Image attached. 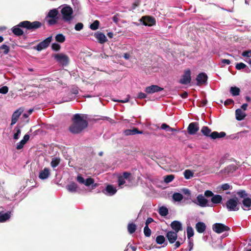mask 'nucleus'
I'll use <instances>...</instances> for the list:
<instances>
[{
  "instance_id": "f257e3e1",
  "label": "nucleus",
  "mask_w": 251,
  "mask_h": 251,
  "mask_svg": "<svg viewBox=\"0 0 251 251\" xmlns=\"http://www.w3.org/2000/svg\"><path fill=\"white\" fill-rule=\"evenodd\" d=\"M73 124L70 126L69 130L73 133H79L87 127V122L78 114L74 115Z\"/></svg>"
},
{
  "instance_id": "f03ea898",
  "label": "nucleus",
  "mask_w": 251,
  "mask_h": 251,
  "mask_svg": "<svg viewBox=\"0 0 251 251\" xmlns=\"http://www.w3.org/2000/svg\"><path fill=\"white\" fill-rule=\"evenodd\" d=\"M20 25L21 26L22 28H25L27 30H34L40 27L42 24L38 21L30 22L28 21H24L21 22Z\"/></svg>"
},
{
  "instance_id": "7ed1b4c3",
  "label": "nucleus",
  "mask_w": 251,
  "mask_h": 251,
  "mask_svg": "<svg viewBox=\"0 0 251 251\" xmlns=\"http://www.w3.org/2000/svg\"><path fill=\"white\" fill-rule=\"evenodd\" d=\"M74 11L72 8L67 5L64 4V22L70 23L74 19Z\"/></svg>"
},
{
  "instance_id": "20e7f679",
  "label": "nucleus",
  "mask_w": 251,
  "mask_h": 251,
  "mask_svg": "<svg viewBox=\"0 0 251 251\" xmlns=\"http://www.w3.org/2000/svg\"><path fill=\"white\" fill-rule=\"evenodd\" d=\"M192 202L201 207L209 206L208 201L202 194L198 195L196 200H192Z\"/></svg>"
},
{
  "instance_id": "39448f33",
  "label": "nucleus",
  "mask_w": 251,
  "mask_h": 251,
  "mask_svg": "<svg viewBox=\"0 0 251 251\" xmlns=\"http://www.w3.org/2000/svg\"><path fill=\"white\" fill-rule=\"evenodd\" d=\"M226 206L229 211H235L239 210V207L238 204L237 198L229 199L226 202Z\"/></svg>"
},
{
  "instance_id": "423d86ee",
  "label": "nucleus",
  "mask_w": 251,
  "mask_h": 251,
  "mask_svg": "<svg viewBox=\"0 0 251 251\" xmlns=\"http://www.w3.org/2000/svg\"><path fill=\"white\" fill-rule=\"evenodd\" d=\"M212 229L214 232L217 233H221L224 231L229 230L230 228L224 224L216 223L213 225Z\"/></svg>"
},
{
  "instance_id": "0eeeda50",
  "label": "nucleus",
  "mask_w": 251,
  "mask_h": 251,
  "mask_svg": "<svg viewBox=\"0 0 251 251\" xmlns=\"http://www.w3.org/2000/svg\"><path fill=\"white\" fill-rule=\"evenodd\" d=\"M52 41V36H50L40 42L35 47L38 51H41L43 49H46Z\"/></svg>"
},
{
  "instance_id": "6e6552de",
  "label": "nucleus",
  "mask_w": 251,
  "mask_h": 251,
  "mask_svg": "<svg viewBox=\"0 0 251 251\" xmlns=\"http://www.w3.org/2000/svg\"><path fill=\"white\" fill-rule=\"evenodd\" d=\"M191 81V71L189 69L184 71V74L179 80V83L181 84L186 85L189 83Z\"/></svg>"
},
{
  "instance_id": "1a4fd4ad",
  "label": "nucleus",
  "mask_w": 251,
  "mask_h": 251,
  "mask_svg": "<svg viewBox=\"0 0 251 251\" xmlns=\"http://www.w3.org/2000/svg\"><path fill=\"white\" fill-rule=\"evenodd\" d=\"M23 111L24 110L22 108H19L14 112L12 115L11 123L10 124L11 126H13L17 123L19 117L21 116Z\"/></svg>"
},
{
  "instance_id": "9d476101",
  "label": "nucleus",
  "mask_w": 251,
  "mask_h": 251,
  "mask_svg": "<svg viewBox=\"0 0 251 251\" xmlns=\"http://www.w3.org/2000/svg\"><path fill=\"white\" fill-rule=\"evenodd\" d=\"M199 130V124L197 122H193L190 123L187 128V131L190 135L195 134Z\"/></svg>"
},
{
  "instance_id": "9b49d317",
  "label": "nucleus",
  "mask_w": 251,
  "mask_h": 251,
  "mask_svg": "<svg viewBox=\"0 0 251 251\" xmlns=\"http://www.w3.org/2000/svg\"><path fill=\"white\" fill-rule=\"evenodd\" d=\"M242 208L244 210H249L251 209V196L243 199L242 201Z\"/></svg>"
},
{
  "instance_id": "f8f14e48",
  "label": "nucleus",
  "mask_w": 251,
  "mask_h": 251,
  "mask_svg": "<svg viewBox=\"0 0 251 251\" xmlns=\"http://www.w3.org/2000/svg\"><path fill=\"white\" fill-rule=\"evenodd\" d=\"M177 233L176 232L173 231H169L167 232L166 237L167 238L169 242L171 244L175 243L177 238Z\"/></svg>"
},
{
  "instance_id": "ddd939ff",
  "label": "nucleus",
  "mask_w": 251,
  "mask_h": 251,
  "mask_svg": "<svg viewBox=\"0 0 251 251\" xmlns=\"http://www.w3.org/2000/svg\"><path fill=\"white\" fill-rule=\"evenodd\" d=\"M67 189L71 193H79L81 190L78 187L77 184L75 182L70 183L67 186Z\"/></svg>"
},
{
  "instance_id": "4468645a",
  "label": "nucleus",
  "mask_w": 251,
  "mask_h": 251,
  "mask_svg": "<svg viewBox=\"0 0 251 251\" xmlns=\"http://www.w3.org/2000/svg\"><path fill=\"white\" fill-rule=\"evenodd\" d=\"M171 226L172 228L174 230V232H176V233H178L179 231H181L182 230V226L181 223L178 221H174L172 222L171 224Z\"/></svg>"
},
{
  "instance_id": "2eb2a0df",
  "label": "nucleus",
  "mask_w": 251,
  "mask_h": 251,
  "mask_svg": "<svg viewBox=\"0 0 251 251\" xmlns=\"http://www.w3.org/2000/svg\"><path fill=\"white\" fill-rule=\"evenodd\" d=\"M103 193L108 196H113L117 192L116 188L112 185H108L103 190Z\"/></svg>"
},
{
  "instance_id": "dca6fc26",
  "label": "nucleus",
  "mask_w": 251,
  "mask_h": 251,
  "mask_svg": "<svg viewBox=\"0 0 251 251\" xmlns=\"http://www.w3.org/2000/svg\"><path fill=\"white\" fill-rule=\"evenodd\" d=\"M163 89L159 87L157 85H151L147 87L145 89V92L148 94H152L155 92H157L162 91Z\"/></svg>"
},
{
  "instance_id": "f3484780",
  "label": "nucleus",
  "mask_w": 251,
  "mask_h": 251,
  "mask_svg": "<svg viewBox=\"0 0 251 251\" xmlns=\"http://www.w3.org/2000/svg\"><path fill=\"white\" fill-rule=\"evenodd\" d=\"M207 79V75L204 73L199 74L196 78L198 85H201L204 84Z\"/></svg>"
},
{
  "instance_id": "a211bd4d",
  "label": "nucleus",
  "mask_w": 251,
  "mask_h": 251,
  "mask_svg": "<svg viewBox=\"0 0 251 251\" xmlns=\"http://www.w3.org/2000/svg\"><path fill=\"white\" fill-rule=\"evenodd\" d=\"M50 175V170L48 168H45L43 170H41L39 174V178L41 179L44 180L47 179Z\"/></svg>"
},
{
  "instance_id": "6ab92c4d",
  "label": "nucleus",
  "mask_w": 251,
  "mask_h": 251,
  "mask_svg": "<svg viewBox=\"0 0 251 251\" xmlns=\"http://www.w3.org/2000/svg\"><path fill=\"white\" fill-rule=\"evenodd\" d=\"M142 20L145 25L151 26L155 24L154 18L151 17L145 16L142 18Z\"/></svg>"
},
{
  "instance_id": "aec40b11",
  "label": "nucleus",
  "mask_w": 251,
  "mask_h": 251,
  "mask_svg": "<svg viewBox=\"0 0 251 251\" xmlns=\"http://www.w3.org/2000/svg\"><path fill=\"white\" fill-rule=\"evenodd\" d=\"M22 128V126L18 124L14 128L13 130V139L15 140H17L19 139L21 133V128Z\"/></svg>"
},
{
  "instance_id": "412c9836",
  "label": "nucleus",
  "mask_w": 251,
  "mask_h": 251,
  "mask_svg": "<svg viewBox=\"0 0 251 251\" xmlns=\"http://www.w3.org/2000/svg\"><path fill=\"white\" fill-rule=\"evenodd\" d=\"M94 36L100 44H103L107 41L105 35L102 32H98L95 33Z\"/></svg>"
},
{
  "instance_id": "4be33fe9",
  "label": "nucleus",
  "mask_w": 251,
  "mask_h": 251,
  "mask_svg": "<svg viewBox=\"0 0 251 251\" xmlns=\"http://www.w3.org/2000/svg\"><path fill=\"white\" fill-rule=\"evenodd\" d=\"M20 25L21 22L17 25L13 26L11 29L13 33L16 36H20L24 34V31L21 28H22V27Z\"/></svg>"
},
{
  "instance_id": "5701e85b",
  "label": "nucleus",
  "mask_w": 251,
  "mask_h": 251,
  "mask_svg": "<svg viewBox=\"0 0 251 251\" xmlns=\"http://www.w3.org/2000/svg\"><path fill=\"white\" fill-rule=\"evenodd\" d=\"M29 139V135L28 134H26L23 137V139L17 143L16 146V149L17 150L22 149L25 143L28 141Z\"/></svg>"
},
{
  "instance_id": "b1692460",
  "label": "nucleus",
  "mask_w": 251,
  "mask_h": 251,
  "mask_svg": "<svg viewBox=\"0 0 251 251\" xmlns=\"http://www.w3.org/2000/svg\"><path fill=\"white\" fill-rule=\"evenodd\" d=\"M236 119L238 121L243 120L246 116V113L241 109L238 108L235 111Z\"/></svg>"
},
{
  "instance_id": "393cba45",
  "label": "nucleus",
  "mask_w": 251,
  "mask_h": 251,
  "mask_svg": "<svg viewBox=\"0 0 251 251\" xmlns=\"http://www.w3.org/2000/svg\"><path fill=\"white\" fill-rule=\"evenodd\" d=\"M196 229L198 232L203 233L206 229L205 224L202 222H199L196 224Z\"/></svg>"
},
{
  "instance_id": "a878e982",
  "label": "nucleus",
  "mask_w": 251,
  "mask_h": 251,
  "mask_svg": "<svg viewBox=\"0 0 251 251\" xmlns=\"http://www.w3.org/2000/svg\"><path fill=\"white\" fill-rule=\"evenodd\" d=\"M226 135V134L225 132H218L217 131H214L211 133L210 137L212 139H216L224 137Z\"/></svg>"
},
{
  "instance_id": "bb28decb",
  "label": "nucleus",
  "mask_w": 251,
  "mask_h": 251,
  "mask_svg": "<svg viewBox=\"0 0 251 251\" xmlns=\"http://www.w3.org/2000/svg\"><path fill=\"white\" fill-rule=\"evenodd\" d=\"M10 212L6 213L0 212V222L3 223L8 220L10 217Z\"/></svg>"
},
{
  "instance_id": "cd10ccee",
  "label": "nucleus",
  "mask_w": 251,
  "mask_h": 251,
  "mask_svg": "<svg viewBox=\"0 0 251 251\" xmlns=\"http://www.w3.org/2000/svg\"><path fill=\"white\" fill-rule=\"evenodd\" d=\"M142 131H139L137 128H134L132 129H126L125 131V134L126 135H135L136 134H142Z\"/></svg>"
},
{
  "instance_id": "c85d7f7f",
  "label": "nucleus",
  "mask_w": 251,
  "mask_h": 251,
  "mask_svg": "<svg viewBox=\"0 0 251 251\" xmlns=\"http://www.w3.org/2000/svg\"><path fill=\"white\" fill-rule=\"evenodd\" d=\"M58 11L56 9H53L52 10H50L46 18V19H48V18L58 19Z\"/></svg>"
},
{
  "instance_id": "c756f323",
  "label": "nucleus",
  "mask_w": 251,
  "mask_h": 251,
  "mask_svg": "<svg viewBox=\"0 0 251 251\" xmlns=\"http://www.w3.org/2000/svg\"><path fill=\"white\" fill-rule=\"evenodd\" d=\"M222 197L220 195H214L211 198V201L214 204H219L221 203Z\"/></svg>"
},
{
  "instance_id": "7c9ffc66",
  "label": "nucleus",
  "mask_w": 251,
  "mask_h": 251,
  "mask_svg": "<svg viewBox=\"0 0 251 251\" xmlns=\"http://www.w3.org/2000/svg\"><path fill=\"white\" fill-rule=\"evenodd\" d=\"M235 68L238 70L245 69V72L247 73H248L250 71V69L247 66V65L245 64L242 62L237 63L235 66Z\"/></svg>"
},
{
  "instance_id": "2f4dec72",
  "label": "nucleus",
  "mask_w": 251,
  "mask_h": 251,
  "mask_svg": "<svg viewBox=\"0 0 251 251\" xmlns=\"http://www.w3.org/2000/svg\"><path fill=\"white\" fill-rule=\"evenodd\" d=\"M172 198L174 201L179 202L183 199V196L179 193H175L172 196Z\"/></svg>"
},
{
  "instance_id": "473e14b6",
  "label": "nucleus",
  "mask_w": 251,
  "mask_h": 251,
  "mask_svg": "<svg viewBox=\"0 0 251 251\" xmlns=\"http://www.w3.org/2000/svg\"><path fill=\"white\" fill-rule=\"evenodd\" d=\"M211 129L206 126H204L201 128V132L205 136L210 137L211 134Z\"/></svg>"
},
{
  "instance_id": "72a5a7b5",
  "label": "nucleus",
  "mask_w": 251,
  "mask_h": 251,
  "mask_svg": "<svg viewBox=\"0 0 251 251\" xmlns=\"http://www.w3.org/2000/svg\"><path fill=\"white\" fill-rule=\"evenodd\" d=\"M194 174V172L190 170H186L183 173L184 177L186 179H189L193 177Z\"/></svg>"
},
{
  "instance_id": "f704fd0d",
  "label": "nucleus",
  "mask_w": 251,
  "mask_h": 251,
  "mask_svg": "<svg viewBox=\"0 0 251 251\" xmlns=\"http://www.w3.org/2000/svg\"><path fill=\"white\" fill-rule=\"evenodd\" d=\"M137 226L135 224L131 223L129 224L127 226V230L130 234L133 233L136 230Z\"/></svg>"
},
{
  "instance_id": "c9c22d12",
  "label": "nucleus",
  "mask_w": 251,
  "mask_h": 251,
  "mask_svg": "<svg viewBox=\"0 0 251 251\" xmlns=\"http://www.w3.org/2000/svg\"><path fill=\"white\" fill-rule=\"evenodd\" d=\"M240 89L236 87H231L230 92L233 96H238L240 94Z\"/></svg>"
},
{
  "instance_id": "e433bc0d",
  "label": "nucleus",
  "mask_w": 251,
  "mask_h": 251,
  "mask_svg": "<svg viewBox=\"0 0 251 251\" xmlns=\"http://www.w3.org/2000/svg\"><path fill=\"white\" fill-rule=\"evenodd\" d=\"M159 213L162 216H166L168 214V210L166 207L162 206L159 208Z\"/></svg>"
},
{
  "instance_id": "4c0bfd02",
  "label": "nucleus",
  "mask_w": 251,
  "mask_h": 251,
  "mask_svg": "<svg viewBox=\"0 0 251 251\" xmlns=\"http://www.w3.org/2000/svg\"><path fill=\"white\" fill-rule=\"evenodd\" d=\"M100 22L98 20H95L92 24L90 25V28L93 30H96L99 28Z\"/></svg>"
},
{
  "instance_id": "58836bf2",
  "label": "nucleus",
  "mask_w": 251,
  "mask_h": 251,
  "mask_svg": "<svg viewBox=\"0 0 251 251\" xmlns=\"http://www.w3.org/2000/svg\"><path fill=\"white\" fill-rule=\"evenodd\" d=\"M187 234L188 239L193 236L194 232L193 228L191 226H188L187 227Z\"/></svg>"
},
{
  "instance_id": "ea45409f",
  "label": "nucleus",
  "mask_w": 251,
  "mask_h": 251,
  "mask_svg": "<svg viewBox=\"0 0 251 251\" xmlns=\"http://www.w3.org/2000/svg\"><path fill=\"white\" fill-rule=\"evenodd\" d=\"M52 56L57 62L63 63V53L55 54Z\"/></svg>"
},
{
  "instance_id": "a19ab883",
  "label": "nucleus",
  "mask_w": 251,
  "mask_h": 251,
  "mask_svg": "<svg viewBox=\"0 0 251 251\" xmlns=\"http://www.w3.org/2000/svg\"><path fill=\"white\" fill-rule=\"evenodd\" d=\"M0 50H3L4 54H7L10 50V47L6 45L3 44L0 47Z\"/></svg>"
},
{
  "instance_id": "79ce46f5",
  "label": "nucleus",
  "mask_w": 251,
  "mask_h": 251,
  "mask_svg": "<svg viewBox=\"0 0 251 251\" xmlns=\"http://www.w3.org/2000/svg\"><path fill=\"white\" fill-rule=\"evenodd\" d=\"M175 176L173 175H170L164 177V181L165 183H168L171 182L174 179Z\"/></svg>"
},
{
  "instance_id": "37998d69",
  "label": "nucleus",
  "mask_w": 251,
  "mask_h": 251,
  "mask_svg": "<svg viewBox=\"0 0 251 251\" xmlns=\"http://www.w3.org/2000/svg\"><path fill=\"white\" fill-rule=\"evenodd\" d=\"M237 194L243 199L247 198L248 197V194L244 190H240L237 192Z\"/></svg>"
},
{
  "instance_id": "c03bdc74",
  "label": "nucleus",
  "mask_w": 251,
  "mask_h": 251,
  "mask_svg": "<svg viewBox=\"0 0 251 251\" xmlns=\"http://www.w3.org/2000/svg\"><path fill=\"white\" fill-rule=\"evenodd\" d=\"M185 239V235L184 234L183 238H179L178 240L176 242V243L175 244V249H176L178 248L180 246V245L183 243L184 240Z\"/></svg>"
},
{
  "instance_id": "a18cd8bd",
  "label": "nucleus",
  "mask_w": 251,
  "mask_h": 251,
  "mask_svg": "<svg viewBox=\"0 0 251 251\" xmlns=\"http://www.w3.org/2000/svg\"><path fill=\"white\" fill-rule=\"evenodd\" d=\"M60 162V159L58 158H53L51 162V166L52 168H55Z\"/></svg>"
},
{
  "instance_id": "49530a36",
  "label": "nucleus",
  "mask_w": 251,
  "mask_h": 251,
  "mask_svg": "<svg viewBox=\"0 0 251 251\" xmlns=\"http://www.w3.org/2000/svg\"><path fill=\"white\" fill-rule=\"evenodd\" d=\"M78 91L77 89L73 90L72 94L71 95L70 97L68 99H67V98H66L65 99H64V101H69L71 100H72L73 99H74L75 98V95H77L78 94Z\"/></svg>"
},
{
  "instance_id": "de8ad7c7",
  "label": "nucleus",
  "mask_w": 251,
  "mask_h": 251,
  "mask_svg": "<svg viewBox=\"0 0 251 251\" xmlns=\"http://www.w3.org/2000/svg\"><path fill=\"white\" fill-rule=\"evenodd\" d=\"M165 241V238L163 235H159L156 238V242L158 244H162Z\"/></svg>"
},
{
  "instance_id": "09e8293b",
  "label": "nucleus",
  "mask_w": 251,
  "mask_h": 251,
  "mask_svg": "<svg viewBox=\"0 0 251 251\" xmlns=\"http://www.w3.org/2000/svg\"><path fill=\"white\" fill-rule=\"evenodd\" d=\"M94 183V180L91 178L89 177L87 178L86 180L84 181V184L86 186H89L91 185H92Z\"/></svg>"
},
{
  "instance_id": "8fccbe9b",
  "label": "nucleus",
  "mask_w": 251,
  "mask_h": 251,
  "mask_svg": "<svg viewBox=\"0 0 251 251\" xmlns=\"http://www.w3.org/2000/svg\"><path fill=\"white\" fill-rule=\"evenodd\" d=\"M220 188L223 190H230L232 189V186L228 183H224L219 186Z\"/></svg>"
},
{
  "instance_id": "3c124183",
  "label": "nucleus",
  "mask_w": 251,
  "mask_h": 251,
  "mask_svg": "<svg viewBox=\"0 0 251 251\" xmlns=\"http://www.w3.org/2000/svg\"><path fill=\"white\" fill-rule=\"evenodd\" d=\"M144 233L146 237H150L151 235V230L149 227V226H145L144 228Z\"/></svg>"
},
{
  "instance_id": "603ef678",
  "label": "nucleus",
  "mask_w": 251,
  "mask_h": 251,
  "mask_svg": "<svg viewBox=\"0 0 251 251\" xmlns=\"http://www.w3.org/2000/svg\"><path fill=\"white\" fill-rule=\"evenodd\" d=\"M61 48L60 45L56 43H54L51 45V49L54 51H58Z\"/></svg>"
},
{
  "instance_id": "864d4df0",
  "label": "nucleus",
  "mask_w": 251,
  "mask_h": 251,
  "mask_svg": "<svg viewBox=\"0 0 251 251\" xmlns=\"http://www.w3.org/2000/svg\"><path fill=\"white\" fill-rule=\"evenodd\" d=\"M57 19L56 18H51L50 19H46V20L47 21L48 24L50 25H52L54 24H55L57 22Z\"/></svg>"
},
{
  "instance_id": "5fc2aeb1",
  "label": "nucleus",
  "mask_w": 251,
  "mask_h": 251,
  "mask_svg": "<svg viewBox=\"0 0 251 251\" xmlns=\"http://www.w3.org/2000/svg\"><path fill=\"white\" fill-rule=\"evenodd\" d=\"M234 170H235V167L234 165L228 166L225 169V172L227 174H229L230 172H233Z\"/></svg>"
},
{
  "instance_id": "6e6d98bb",
  "label": "nucleus",
  "mask_w": 251,
  "mask_h": 251,
  "mask_svg": "<svg viewBox=\"0 0 251 251\" xmlns=\"http://www.w3.org/2000/svg\"><path fill=\"white\" fill-rule=\"evenodd\" d=\"M76 180L80 184H83L84 183L85 179L81 175H77Z\"/></svg>"
},
{
  "instance_id": "4d7b16f0",
  "label": "nucleus",
  "mask_w": 251,
  "mask_h": 251,
  "mask_svg": "<svg viewBox=\"0 0 251 251\" xmlns=\"http://www.w3.org/2000/svg\"><path fill=\"white\" fill-rule=\"evenodd\" d=\"M126 179L123 178L122 176H119L118 177V185L120 187L122 188V186L125 183Z\"/></svg>"
},
{
  "instance_id": "13d9d810",
  "label": "nucleus",
  "mask_w": 251,
  "mask_h": 251,
  "mask_svg": "<svg viewBox=\"0 0 251 251\" xmlns=\"http://www.w3.org/2000/svg\"><path fill=\"white\" fill-rule=\"evenodd\" d=\"M83 28V24L81 23H78L75 25V29L76 31H80Z\"/></svg>"
},
{
  "instance_id": "bf43d9fd",
  "label": "nucleus",
  "mask_w": 251,
  "mask_h": 251,
  "mask_svg": "<svg viewBox=\"0 0 251 251\" xmlns=\"http://www.w3.org/2000/svg\"><path fill=\"white\" fill-rule=\"evenodd\" d=\"M8 91V88L6 86H3L0 88V93L2 94H6Z\"/></svg>"
},
{
  "instance_id": "052dcab7",
  "label": "nucleus",
  "mask_w": 251,
  "mask_h": 251,
  "mask_svg": "<svg viewBox=\"0 0 251 251\" xmlns=\"http://www.w3.org/2000/svg\"><path fill=\"white\" fill-rule=\"evenodd\" d=\"M242 55L244 57H251V50H246L242 52Z\"/></svg>"
},
{
  "instance_id": "680f3d73",
  "label": "nucleus",
  "mask_w": 251,
  "mask_h": 251,
  "mask_svg": "<svg viewBox=\"0 0 251 251\" xmlns=\"http://www.w3.org/2000/svg\"><path fill=\"white\" fill-rule=\"evenodd\" d=\"M55 40L56 41L63 43V34H59L55 36Z\"/></svg>"
},
{
  "instance_id": "e2e57ef3",
  "label": "nucleus",
  "mask_w": 251,
  "mask_h": 251,
  "mask_svg": "<svg viewBox=\"0 0 251 251\" xmlns=\"http://www.w3.org/2000/svg\"><path fill=\"white\" fill-rule=\"evenodd\" d=\"M214 195L213 193L210 190H206L204 192V197H212Z\"/></svg>"
},
{
  "instance_id": "0e129e2a",
  "label": "nucleus",
  "mask_w": 251,
  "mask_h": 251,
  "mask_svg": "<svg viewBox=\"0 0 251 251\" xmlns=\"http://www.w3.org/2000/svg\"><path fill=\"white\" fill-rule=\"evenodd\" d=\"M69 62L70 60L69 57L67 55L64 54V67L68 65Z\"/></svg>"
},
{
  "instance_id": "69168bd1",
  "label": "nucleus",
  "mask_w": 251,
  "mask_h": 251,
  "mask_svg": "<svg viewBox=\"0 0 251 251\" xmlns=\"http://www.w3.org/2000/svg\"><path fill=\"white\" fill-rule=\"evenodd\" d=\"M147 97V95L144 93L140 92L138 93V95L136 97L137 99H145Z\"/></svg>"
},
{
  "instance_id": "338daca9",
  "label": "nucleus",
  "mask_w": 251,
  "mask_h": 251,
  "mask_svg": "<svg viewBox=\"0 0 251 251\" xmlns=\"http://www.w3.org/2000/svg\"><path fill=\"white\" fill-rule=\"evenodd\" d=\"M130 176V174L128 172H124L122 176H120L123 178L127 180L129 179V177Z\"/></svg>"
},
{
  "instance_id": "774afa93",
  "label": "nucleus",
  "mask_w": 251,
  "mask_h": 251,
  "mask_svg": "<svg viewBox=\"0 0 251 251\" xmlns=\"http://www.w3.org/2000/svg\"><path fill=\"white\" fill-rule=\"evenodd\" d=\"M129 248H130L132 250V251H136V247L135 246H133L132 245L130 244L129 243H128V245H127L126 249L125 250V251L128 250Z\"/></svg>"
}]
</instances>
